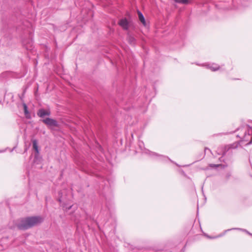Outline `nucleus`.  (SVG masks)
Returning a JSON list of instances; mask_svg holds the SVG:
<instances>
[{
    "mask_svg": "<svg viewBox=\"0 0 252 252\" xmlns=\"http://www.w3.org/2000/svg\"><path fill=\"white\" fill-rule=\"evenodd\" d=\"M161 157H163V158H168V159H170L168 157H163V156H161Z\"/></svg>",
    "mask_w": 252,
    "mask_h": 252,
    "instance_id": "nucleus-18",
    "label": "nucleus"
},
{
    "mask_svg": "<svg viewBox=\"0 0 252 252\" xmlns=\"http://www.w3.org/2000/svg\"><path fill=\"white\" fill-rule=\"evenodd\" d=\"M138 15L139 17V19L140 22L144 25H146V21L144 18V17L143 14L139 11H138Z\"/></svg>",
    "mask_w": 252,
    "mask_h": 252,
    "instance_id": "nucleus-9",
    "label": "nucleus"
},
{
    "mask_svg": "<svg viewBox=\"0 0 252 252\" xmlns=\"http://www.w3.org/2000/svg\"><path fill=\"white\" fill-rule=\"evenodd\" d=\"M239 130L241 131L242 134H239L237 136L240 137L242 141L248 142L246 145L252 144V127L247 125L246 127L241 128Z\"/></svg>",
    "mask_w": 252,
    "mask_h": 252,
    "instance_id": "nucleus-2",
    "label": "nucleus"
},
{
    "mask_svg": "<svg viewBox=\"0 0 252 252\" xmlns=\"http://www.w3.org/2000/svg\"><path fill=\"white\" fill-rule=\"evenodd\" d=\"M234 229H235V228H233ZM237 229H239V230H242L244 232H246L247 234H248L249 235H250V236H252V233L249 232V231H248L246 229H240V228H237Z\"/></svg>",
    "mask_w": 252,
    "mask_h": 252,
    "instance_id": "nucleus-15",
    "label": "nucleus"
},
{
    "mask_svg": "<svg viewBox=\"0 0 252 252\" xmlns=\"http://www.w3.org/2000/svg\"><path fill=\"white\" fill-rule=\"evenodd\" d=\"M43 218L40 216L29 217L22 219L17 227L20 230H27L41 223Z\"/></svg>",
    "mask_w": 252,
    "mask_h": 252,
    "instance_id": "nucleus-1",
    "label": "nucleus"
},
{
    "mask_svg": "<svg viewBox=\"0 0 252 252\" xmlns=\"http://www.w3.org/2000/svg\"><path fill=\"white\" fill-rule=\"evenodd\" d=\"M37 116L41 118L45 116H49L51 115V111L49 109H39L37 112Z\"/></svg>",
    "mask_w": 252,
    "mask_h": 252,
    "instance_id": "nucleus-5",
    "label": "nucleus"
},
{
    "mask_svg": "<svg viewBox=\"0 0 252 252\" xmlns=\"http://www.w3.org/2000/svg\"><path fill=\"white\" fill-rule=\"evenodd\" d=\"M58 201H59L60 202H61V201H62L61 198H59L58 199Z\"/></svg>",
    "mask_w": 252,
    "mask_h": 252,
    "instance_id": "nucleus-17",
    "label": "nucleus"
},
{
    "mask_svg": "<svg viewBox=\"0 0 252 252\" xmlns=\"http://www.w3.org/2000/svg\"><path fill=\"white\" fill-rule=\"evenodd\" d=\"M232 148L231 145H225L224 146H220L218 148L217 152L218 155H221L222 156L225 155L226 153Z\"/></svg>",
    "mask_w": 252,
    "mask_h": 252,
    "instance_id": "nucleus-4",
    "label": "nucleus"
},
{
    "mask_svg": "<svg viewBox=\"0 0 252 252\" xmlns=\"http://www.w3.org/2000/svg\"><path fill=\"white\" fill-rule=\"evenodd\" d=\"M127 40H128V42L130 44L134 45L135 44V42H136L135 38L133 36L129 34V33L127 34Z\"/></svg>",
    "mask_w": 252,
    "mask_h": 252,
    "instance_id": "nucleus-8",
    "label": "nucleus"
},
{
    "mask_svg": "<svg viewBox=\"0 0 252 252\" xmlns=\"http://www.w3.org/2000/svg\"><path fill=\"white\" fill-rule=\"evenodd\" d=\"M222 158V157H221V158H220V159H220V161H221V158Z\"/></svg>",
    "mask_w": 252,
    "mask_h": 252,
    "instance_id": "nucleus-20",
    "label": "nucleus"
},
{
    "mask_svg": "<svg viewBox=\"0 0 252 252\" xmlns=\"http://www.w3.org/2000/svg\"><path fill=\"white\" fill-rule=\"evenodd\" d=\"M71 207H72V206H69V207H66V209H66V210H69V209H71Z\"/></svg>",
    "mask_w": 252,
    "mask_h": 252,
    "instance_id": "nucleus-16",
    "label": "nucleus"
},
{
    "mask_svg": "<svg viewBox=\"0 0 252 252\" xmlns=\"http://www.w3.org/2000/svg\"><path fill=\"white\" fill-rule=\"evenodd\" d=\"M32 142L33 148L34 149L36 153L37 154H38L39 150H38V145H37V141L36 139H33L32 140Z\"/></svg>",
    "mask_w": 252,
    "mask_h": 252,
    "instance_id": "nucleus-11",
    "label": "nucleus"
},
{
    "mask_svg": "<svg viewBox=\"0 0 252 252\" xmlns=\"http://www.w3.org/2000/svg\"><path fill=\"white\" fill-rule=\"evenodd\" d=\"M207 68L213 71L218 70L220 68L219 65L215 63L209 64L207 65Z\"/></svg>",
    "mask_w": 252,
    "mask_h": 252,
    "instance_id": "nucleus-7",
    "label": "nucleus"
},
{
    "mask_svg": "<svg viewBox=\"0 0 252 252\" xmlns=\"http://www.w3.org/2000/svg\"><path fill=\"white\" fill-rule=\"evenodd\" d=\"M206 150H208L210 151V150L209 149H207V148L205 149V151H206Z\"/></svg>",
    "mask_w": 252,
    "mask_h": 252,
    "instance_id": "nucleus-19",
    "label": "nucleus"
},
{
    "mask_svg": "<svg viewBox=\"0 0 252 252\" xmlns=\"http://www.w3.org/2000/svg\"><path fill=\"white\" fill-rule=\"evenodd\" d=\"M176 3L187 4L189 3V0H174Z\"/></svg>",
    "mask_w": 252,
    "mask_h": 252,
    "instance_id": "nucleus-12",
    "label": "nucleus"
},
{
    "mask_svg": "<svg viewBox=\"0 0 252 252\" xmlns=\"http://www.w3.org/2000/svg\"><path fill=\"white\" fill-rule=\"evenodd\" d=\"M42 122L48 126L57 127L58 123L57 121L50 118H46L42 120Z\"/></svg>",
    "mask_w": 252,
    "mask_h": 252,
    "instance_id": "nucleus-3",
    "label": "nucleus"
},
{
    "mask_svg": "<svg viewBox=\"0 0 252 252\" xmlns=\"http://www.w3.org/2000/svg\"><path fill=\"white\" fill-rule=\"evenodd\" d=\"M210 167H212V168H217V167H218L219 166H222V164H210L209 165Z\"/></svg>",
    "mask_w": 252,
    "mask_h": 252,
    "instance_id": "nucleus-14",
    "label": "nucleus"
},
{
    "mask_svg": "<svg viewBox=\"0 0 252 252\" xmlns=\"http://www.w3.org/2000/svg\"><path fill=\"white\" fill-rule=\"evenodd\" d=\"M119 25L124 30H127L129 28V22L126 18L121 19L119 22Z\"/></svg>",
    "mask_w": 252,
    "mask_h": 252,
    "instance_id": "nucleus-6",
    "label": "nucleus"
},
{
    "mask_svg": "<svg viewBox=\"0 0 252 252\" xmlns=\"http://www.w3.org/2000/svg\"><path fill=\"white\" fill-rule=\"evenodd\" d=\"M24 110V113L27 117H28L27 115L29 114V111L28 110V107L25 103H23V104Z\"/></svg>",
    "mask_w": 252,
    "mask_h": 252,
    "instance_id": "nucleus-13",
    "label": "nucleus"
},
{
    "mask_svg": "<svg viewBox=\"0 0 252 252\" xmlns=\"http://www.w3.org/2000/svg\"><path fill=\"white\" fill-rule=\"evenodd\" d=\"M23 43L27 50H32V40H29L28 43L26 41H24Z\"/></svg>",
    "mask_w": 252,
    "mask_h": 252,
    "instance_id": "nucleus-10",
    "label": "nucleus"
},
{
    "mask_svg": "<svg viewBox=\"0 0 252 252\" xmlns=\"http://www.w3.org/2000/svg\"><path fill=\"white\" fill-rule=\"evenodd\" d=\"M154 154L155 155H158V154H156V153H154Z\"/></svg>",
    "mask_w": 252,
    "mask_h": 252,
    "instance_id": "nucleus-21",
    "label": "nucleus"
}]
</instances>
